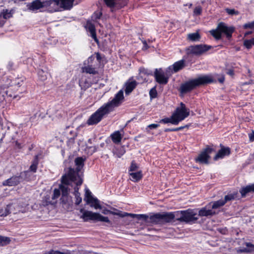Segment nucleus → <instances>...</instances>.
Returning a JSON list of instances; mask_svg holds the SVG:
<instances>
[{
	"mask_svg": "<svg viewBox=\"0 0 254 254\" xmlns=\"http://www.w3.org/2000/svg\"><path fill=\"white\" fill-rule=\"evenodd\" d=\"M45 0H35L27 5L28 9L31 11H36L41 8H45Z\"/></svg>",
	"mask_w": 254,
	"mask_h": 254,
	"instance_id": "17",
	"label": "nucleus"
},
{
	"mask_svg": "<svg viewBox=\"0 0 254 254\" xmlns=\"http://www.w3.org/2000/svg\"><path fill=\"white\" fill-rule=\"evenodd\" d=\"M10 239L9 237L0 235V246H3L9 244Z\"/></svg>",
	"mask_w": 254,
	"mask_h": 254,
	"instance_id": "35",
	"label": "nucleus"
},
{
	"mask_svg": "<svg viewBox=\"0 0 254 254\" xmlns=\"http://www.w3.org/2000/svg\"><path fill=\"white\" fill-rule=\"evenodd\" d=\"M140 72L143 73L144 74H151L152 73L148 71L147 69H146L145 68H140Z\"/></svg>",
	"mask_w": 254,
	"mask_h": 254,
	"instance_id": "52",
	"label": "nucleus"
},
{
	"mask_svg": "<svg viewBox=\"0 0 254 254\" xmlns=\"http://www.w3.org/2000/svg\"><path fill=\"white\" fill-rule=\"evenodd\" d=\"M157 95V91L155 87H153L150 89L149 91V95L151 99L156 98Z\"/></svg>",
	"mask_w": 254,
	"mask_h": 254,
	"instance_id": "43",
	"label": "nucleus"
},
{
	"mask_svg": "<svg viewBox=\"0 0 254 254\" xmlns=\"http://www.w3.org/2000/svg\"><path fill=\"white\" fill-rule=\"evenodd\" d=\"M245 28H252L254 27V21L251 23H246L244 26Z\"/></svg>",
	"mask_w": 254,
	"mask_h": 254,
	"instance_id": "50",
	"label": "nucleus"
},
{
	"mask_svg": "<svg viewBox=\"0 0 254 254\" xmlns=\"http://www.w3.org/2000/svg\"><path fill=\"white\" fill-rule=\"evenodd\" d=\"M212 81V78L208 76H200L182 84L180 86L179 91L183 94H186L190 92L197 86L211 83Z\"/></svg>",
	"mask_w": 254,
	"mask_h": 254,
	"instance_id": "3",
	"label": "nucleus"
},
{
	"mask_svg": "<svg viewBox=\"0 0 254 254\" xmlns=\"http://www.w3.org/2000/svg\"><path fill=\"white\" fill-rule=\"evenodd\" d=\"M175 119L173 117V114L172 115L170 118H166L163 119L160 121V123H163L164 124L171 123L173 125H175L173 121H174Z\"/></svg>",
	"mask_w": 254,
	"mask_h": 254,
	"instance_id": "40",
	"label": "nucleus"
},
{
	"mask_svg": "<svg viewBox=\"0 0 254 254\" xmlns=\"http://www.w3.org/2000/svg\"><path fill=\"white\" fill-rule=\"evenodd\" d=\"M202 11V8L200 6L196 7L193 11L194 14L195 15H200Z\"/></svg>",
	"mask_w": 254,
	"mask_h": 254,
	"instance_id": "47",
	"label": "nucleus"
},
{
	"mask_svg": "<svg viewBox=\"0 0 254 254\" xmlns=\"http://www.w3.org/2000/svg\"><path fill=\"white\" fill-rule=\"evenodd\" d=\"M111 137L113 141L115 143H119L121 142L122 139L121 134L119 131H115L111 135Z\"/></svg>",
	"mask_w": 254,
	"mask_h": 254,
	"instance_id": "30",
	"label": "nucleus"
},
{
	"mask_svg": "<svg viewBox=\"0 0 254 254\" xmlns=\"http://www.w3.org/2000/svg\"><path fill=\"white\" fill-rule=\"evenodd\" d=\"M226 11L230 15L238 14V12L237 11H235V10L234 9L227 8V9H226Z\"/></svg>",
	"mask_w": 254,
	"mask_h": 254,
	"instance_id": "48",
	"label": "nucleus"
},
{
	"mask_svg": "<svg viewBox=\"0 0 254 254\" xmlns=\"http://www.w3.org/2000/svg\"><path fill=\"white\" fill-rule=\"evenodd\" d=\"M228 74H229V75H233L234 74V72L233 70H230L228 72Z\"/></svg>",
	"mask_w": 254,
	"mask_h": 254,
	"instance_id": "60",
	"label": "nucleus"
},
{
	"mask_svg": "<svg viewBox=\"0 0 254 254\" xmlns=\"http://www.w3.org/2000/svg\"><path fill=\"white\" fill-rule=\"evenodd\" d=\"M252 82V80H251V81L249 82H246L244 83V84H250Z\"/></svg>",
	"mask_w": 254,
	"mask_h": 254,
	"instance_id": "64",
	"label": "nucleus"
},
{
	"mask_svg": "<svg viewBox=\"0 0 254 254\" xmlns=\"http://www.w3.org/2000/svg\"><path fill=\"white\" fill-rule=\"evenodd\" d=\"M97 147L95 146H89L88 144L86 145L85 151L88 154L92 155L93 153L97 151Z\"/></svg>",
	"mask_w": 254,
	"mask_h": 254,
	"instance_id": "37",
	"label": "nucleus"
},
{
	"mask_svg": "<svg viewBox=\"0 0 254 254\" xmlns=\"http://www.w3.org/2000/svg\"><path fill=\"white\" fill-rule=\"evenodd\" d=\"M87 204H91V207H94L95 209H101L102 207L99 204V200L96 198H92L91 199L87 200Z\"/></svg>",
	"mask_w": 254,
	"mask_h": 254,
	"instance_id": "27",
	"label": "nucleus"
},
{
	"mask_svg": "<svg viewBox=\"0 0 254 254\" xmlns=\"http://www.w3.org/2000/svg\"><path fill=\"white\" fill-rule=\"evenodd\" d=\"M215 214V212L214 211L211 209L207 210L205 207L201 209L198 212V215L200 216H212Z\"/></svg>",
	"mask_w": 254,
	"mask_h": 254,
	"instance_id": "26",
	"label": "nucleus"
},
{
	"mask_svg": "<svg viewBox=\"0 0 254 254\" xmlns=\"http://www.w3.org/2000/svg\"><path fill=\"white\" fill-rule=\"evenodd\" d=\"M237 193H230L226 195L224 197V199H223L225 203H226L227 202L231 201L232 200H234L236 198Z\"/></svg>",
	"mask_w": 254,
	"mask_h": 254,
	"instance_id": "38",
	"label": "nucleus"
},
{
	"mask_svg": "<svg viewBox=\"0 0 254 254\" xmlns=\"http://www.w3.org/2000/svg\"><path fill=\"white\" fill-rule=\"evenodd\" d=\"M38 164V156H36L34 160H33L32 164L30 166L29 170L35 173L36 172L37 169V165Z\"/></svg>",
	"mask_w": 254,
	"mask_h": 254,
	"instance_id": "33",
	"label": "nucleus"
},
{
	"mask_svg": "<svg viewBox=\"0 0 254 254\" xmlns=\"http://www.w3.org/2000/svg\"><path fill=\"white\" fill-rule=\"evenodd\" d=\"M225 204L224 200L223 199H220L217 201H215L212 202V205L211 207L212 209H217L221 206H223Z\"/></svg>",
	"mask_w": 254,
	"mask_h": 254,
	"instance_id": "32",
	"label": "nucleus"
},
{
	"mask_svg": "<svg viewBox=\"0 0 254 254\" xmlns=\"http://www.w3.org/2000/svg\"><path fill=\"white\" fill-rule=\"evenodd\" d=\"M250 41L252 44V45H254V38H252V39H250Z\"/></svg>",
	"mask_w": 254,
	"mask_h": 254,
	"instance_id": "61",
	"label": "nucleus"
},
{
	"mask_svg": "<svg viewBox=\"0 0 254 254\" xmlns=\"http://www.w3.org/2000/svg\"><path fill=\"white\" fill-rule=\"evenodd\" d=\"M83 71L87 73L95 74L97 73L95 68L91 65H87L83 68Z\"/></svg>",
	"mask_w": 254,
	"mask_h": 254,
	"instance_id": "31",
	"label": "nucleus"
},
{
	"mask_svg": "<svg viewBox=\"0 0 254 254\" xmlns=\"http://www.w3.org/2000/svg\"><path fill=\"white\" fill-rule=\"evenodd\" d=\"M189 126L186 125L185 126H182L179 127L174 128H166L164 131L165 132H168V131H177L180 130H182L185 127H188Z\"/></svg>",
	"mask_w": 254,
	"mask_h": 254,
	"instance_id": "42",
	"label": "nucleus"
},
{
	"mask_svg": "<svg viewBox=\"0 0 254 254\" xmlns=\"http://www.w3.org/2000/svg\"><path fill=\"white\" fill-rule=\"evenodd\" d=\"M88 143L90 144H92V139H89L88 140Z\"/></svg>",
	"mask_w": 254,
	"mask_h": 254,
	"instance_id": "62",
	"label": "nucleus"
},
{
	"mask_svg": "<svg viewBox=\"0 0 254 254\" xmlns=\"http://www.w3.org/2000/svg\"><path fill=\"white\" fill-rule=\"evenodd\" d=\"M173 215H174L175 219H176V220L183 222V220L181 218H183V211H177L173 213Z\"/></svg>",
	"mask_w": 254,
	"mask_h": 254,
	"instance_id": "39",
	"label": "nucleus"
},
{
	"mask_svg": "<svg viewBox=\"0 0 254 254\" xmlns=\"http://www.w3.org/2000/svg\"><path fill=\"white\" fill-rule=\"evenodd\" d=\"M85 198L84 200L86 201V203H87V200L91 199V198H94L92 195L91 192L89 190H86L85 192Z\"/></svg>",
	"mask_w": 254,
	"mask_h": 254,
	"instance_id": "44",
	"label": "nucleus"
},
{
	"mask_svg": "<svg viewBox=\"0 0 254 254\" xmlns=\"http://www.w3.org/2000/svg\"><path fill=\"white\" fill-rule=\"evenodd\" d=\"M96 58L98 61H100L101 59V57L100 54L98 53H96Z\"/></svg>",
	"mask_w": 254,
	"mask_h": 254,
	"instance_id": "58",
	"label": "nucleus"
},
{
	"mask_svg": "<svg viewBox=\"0 0 254 254\" xmlns=\"http://www.w3.org/2000/svg\"><path fill=\"white\" fill-rule=\"evenodd\" d=\"M96 14V18L99 19L102 15V13L99 12L98 13L95 14Z\"/></svg>",
	"mask_w": 254,
	"mask_h": 254,
	"instance_id": "59",
	"label": "nucleus"
},
{
	"mask_svg": "<svg viewBox=\"0 0 254 254\" xmlns=\"http://www.w3.org/2000/svg\"><path fill=\"white\" fill-rule=\"evenodd\" d=\"M213 149L211 148H206L196 158V161L200 163L207 164L208 163V159L210 158L209 154L212 153Z\"/></svg>",
	"mask_w": 254,
	"mask_h": 254,
	"instance_id": "13",
	"label": "nucleus"
},
{
	"mask_svg": "<svg viewBox=\"0 0 254 254\" xmlns=\"http://www.w3.org/2000/svg\"><path fill=\"white\" fill-rule=\"evenodd\" d=\"M159 126V124H153L149 125L148 126V127L150 129H153V128H156L158 127Z\"/></svg>",
	"mask_w": 254,
	"mask_h": 254,
	"instance_id": "53",
	"label": "nucleus"
},
{
	"mask_svg": "<svg viewBox=\"0 0 254 254\" xmlns=\"http://www.w3.org/2000/svg\"><path fill=\"white\" fill-rule=\"evenodd\" d=\"M156 82L160 84H166L169 77L161 69H156L154 74Z\"/></svg>",
	"mask_w": 254,
	"mask_h": 254,
	"instance_id": "15",
	"label": "nucleus"
},
{
	"mask_svg": "<svg viewBox=\"0 0 254 254\" xmlns=\"http://www.w3.org/2000/svg\"><path fill=\"white\" fill-rule=\"evenodd\" d=\"M102 213H103L104 214L106 215V214H109V213L111 214V212H113V211H112L109 210H108V209H106V208H104V209H103V210H102Z\"/></svg>",
	"mask_w": 254,
	"mask_h": 254,
	"instance_id": "54",
	"label": "nucleus"
},
{
	"mask_svg": "<svg viewBox=\"0 0 254 254\" xmlns=\"http://www.w3.org/2000/svg\"><path fill=\"white\" fill-rule=\"evenodd\" d=\"M114 210H115L118 212L113 211V212H111V214L115 215H118L121 217H125L126 216H129L132 218H136L138 220H143V219H146V218H147V216H146V214H136L132 213H128L127 212H122V211H119L118 210L115 208H114Z\"/></svg>",
	"mask_w": 254,
	"mask_h": 254,
	"instance_id": "16",
	"label": "nucleus"
},
{
	"mask_svg": "<svg viewBox=\"0 0 254 254\" xmlns=\"http://www.w3.org/2000/svg\"><path fill=\"white\" fill-rule=\"evenodd\" d=\"M185 66V61L184 60H181L175 63L172 66H169L166 72H168L170 70H173L174 72H177L183 69Z\"/></svg>",
	"mask_w": 254,
	"mask_h": 254,
	"instance_id": "20",
	"label": "nucleus"
},
{
	"mask_svg": "<svg viewBox=\"0 0 254 254\" xmlns=\"http://www.w3.org/2000/svg\"><path fill=\"white\" fill-rule=\"evenodd\" d=\"M24 206L25 204L23 203L22 200H15L7 205L4 210H0V216H6L10 213L16 214L20 212H23Z\"/></svg>",
	"mask_w": 254,
	"mask_h": 254,
	"instance_id": "5",
	"label": "nucleus"
},
{
	"mask_svg": "<svg viewBox=\"0 0 254 254\" xmlns=\"http://www.w3.org/2000/svg\"><path fill=\"white\" fill-rule=\"evenodd\" d=\"M234 30L233 27H228L224 23L220 22L215 29L211 30L210 32L216 40H219L221 38L222 33L225 34L228 39L230 38Z\"/></svg>",
	"mask_w": 254,
	"mask_h": 254,
	"instance_id": "6",
	"label": "nucleus"
},
{
	"mask_svg": "<svg viewBox=\"0 0 254 254\" xmlns=\"http://www.w3.org/2000/svg\"><path fill=\"white\" fill-rule=\"evenodd\" d=\"M143 47L142 48L143 50H146L148 48L147 43L145 41H143Z\"/></svg>",
	"mask_w": 254,
	"mask_h": 254,
	"instance_id": "56",
	"label": "nucleus"
},
{
	"mask_svg": "<svg viewBox=\"0 0 254 254\" xmlns=\"http://www.w3.org/2000/svg\"><path fill=\"white\" fill-rule=\"evenodd\" d=\"M60 190L59 189H55L54 190V194L52 197L53 199H56L58 198L60 195Z\"/></svg>",
	"mask_w": 254,
	"mask_h": 254,
	"instance_id": "45",
	"label": "nucleus"
},
{
	"mask_svg": "<svg viewBox=\"0 0 254 254\" xmlns=\"http://www.w3.org/2000/svg\"><path fill=\"white\" fill-rule=\"evenodd\" d=\"M249 138H250V140L251 141H254V131L252 132V133H251V134H249Z\"/></svg>",
	"mask_w": 254,
	"mask_h": 254,
	"instance_id": "55",
	"label": "nucleus"
},
{
	"mask_svg": "<svg viewBox=\"0 0 254 254\" xmlns=\"http://www.w3.org/2000/svg\"><path fill=\"white\" fill-rule=\"evenodd\" d=\"M45 9L50 12L60 10L59 0H45Z\"/></svg>",
	"mask_w": 254,
	"mask_h": 254,
	"instance_id": "14",
	"label": "nucleus"
},
{
	"mask_svg": "<svg viewBox=\"0 0 254 254\" xmlns=\"http://www.w3.org/2000/svg\"><path fill=\"white\" fill-rule=\"evenodd\" d=\"M86 29L90 33L91 36L94 39L95 42H98V40L96 37V34L95 31V26L91 22H87Z\"/></svg>",
	"mask_w": 254,
	"mask_h": 254,
	"instance_id": "24",
	"label": "nucleus"
},
{
	"mask_svg": "<svg viewBox=\"0 0 254 254\" xmlns=\"http://www.w3.org/2000/svg\"><path fill=\"white\" fill-rule=\"evenodd\" d=\"M82 183V179L79 176L76 175L73 170L69 169L67 174H65L62 178V184L60 189L62 191V195L61 198L62 203L64 205H69L70 198L68 197V192L70 190V187H73L80 186Z\"/></svg>",
	"mask_w": 254,
	"mask_h": 254,
	"instance_id": "1",
	"label": "nucleus"
},
{
	"mask_svg": "<svg viewBox=\"0 0 254 254\" xmlns=\"http://www.w3.org/2000/svg\"><path fill=\"white\" fill-rule=\"evenodd\" d=\"M83 162H84V160L82 157H78V158H76L75 160V165L76 166V170H74V169H72L71 168H69L67 172L65 174H67L69 169H71L73 170L75 172L76 175H77L79 176L81 178V179H82L81 175L80 174V171L83 166V165H84Z\"/></svg>",
	"mask_w": 254,
	"mask_h": 254,
	"instance_id": "19",
	"label": "nucleus"
},
{
	"mask_svg": "<svg viewBox=\"0 0 254 254\" xmlns=\"http://www.w3.org/2000/svg\"><path fill=\"white\" fill-rule=\"evenodd\" d=\"M246 245L248 248L244 249H239L237 250V252L238 253H248L251 252L252 250L250 249V248H254V245L251 244V243H246Z\"/></svg>",
	"mask_w": 254,
	"mask_h": 254,
	"instance_id": "29",
	"label": "nucleus"
},
{
	"mask_svg": "<svg viewBox=\"0 0 254 254\" xmlns=\"http://www.w3.org/2000/svg\"><path fill=\"white\" fill-rule=\"evenodd\" d=\"M190 115V109L186 107L183 103H181L180 106L177 108L173 113V121L175 125H178L179 122L182 121Z\"/></svg>",
	"mask_w": 254,
	"mask_h": 254,
	"instance_id": "8",
	"label": "nucleus"
},
{
	"mask_svg": "<svg viewBox=\"0 0 254 254\" xmlns=\"http://www.w3.org/2000/svg\"><path fill=\"white\" fill-rule=\"evenodd\" d=\"M76 197V201H75V204L76 205H78L80 203V202L82 201V198L79 196L77 195V194H75Z\"/></svg>",
	"mask_w": 254,
	"mask_h": 254,
	"instance_id": "51",
	"label": "nucleus"
},
{
	"mask_svg": "<svg viewBox=\"0 0 254 254\" xmlns=\"http://www.w3.org/2000/svg\"><path fill=\"white\" fill-rule=\"evenodd\" d=\"M187 39L188 40L192 42L199 41L200 39V35L197 32L190 33L188 35Z\"/></svg>",
	"mask_w": 254,
	"mask_h": 254,
	"instance_id": "28",
	"label": "nucleus"
},
{
	"mask_svg": "<svg viewBox=\"0 0 254 254\" xmlns=\"http://www.w3.org/2000/svg\"><path fill=\"white\" fill-rule=\"evenodd\" d=\"M183 218H181L183 222L186 223L194 222L198 219L196 213L191 209L183 211Z\"/></svg>",
	"mask_w": 254,
	"mask_h": 254,
	"instance_id": "12",
	"label": "nucleus"
},
{
	"mask_svg": "<svg viewBox=\"0 0 254 254\" xmlns=\"http://www.w3.org/2000/svg\"><path fill=\"white\" fill-rule=\"evenodd\" d=\"M17 80V81H16L13 85L6 91V94L8 97L16 98L19 97V94L25 91L24 86H22V84H20V82H22V80H20L19 78H18Z\"/></svg>",
	"mask_w": 254,
	"mask_h": 254,
	"instance_id": "9",
	"label": "nucleus"
},
{
	"mask_svg": "<svg viewBox=\"0 0 254 254\" xmlns=\"http://www.w3.org/2000/svg\"><path fill=\"white\" fill-rule=\"evenodd\" d=\"M137 85V82L135 80H128L125 84V93L126 94H129L135 88Z\"/></svg>",
	"mask_w": 254,
	"mask_h": 254,
	"instance_id": "22",
	"label": "nucleus"
},
{
	"mask_svg": "<svg viewBox=\"0 0 254 254\" xmlns=\"http://www.w3.org/2000/svg\"><path fill=\"white\" fill-rule=\"evenodd\" d=\"M244 45L248 49H251L252 47V44L251 43L250 40H245Z\"/></svg>",
	"mask_w": 254,
	"mask_h": 254,
	"instance_id": "46",
	"label": "nucleus"
},
{
	"mask_svg": "<svg viewBox=\"0 0 254 254\" xmlns=\"http://www.w3.org/2000/svg\"><path fill=\"white\" fill-rule=\"evenodd\" d=\"M80 212L82 213L80 218H82L84 222L93 220L95 221L104 222L108 223L111 222L108 217L103 216L100 213L93 212L91 211L84 210L83 209H81Z\"/></svg>",
	"mask_w": 254,
	"mask_h": 254,
	"instance_id": "7",
	"label": "nucleus"
},
{
	"mask_svg": "<svg viewBox=\"0 0 254 254\" xmlns=\"http://www.w3.org/2000/svg\"><path fill=\"white\" fill-rule=\"evenodd\" d=\"M225 78L223 76L218 78V81L220 83H222L224 81Z\"/></svg>",
	"mask_w": 254,
	"mask_h": 254,
	"instance_id": "57",
	"label": "nucleus"
},
{
	"mask_svg": "<svg viewBox=\"0 0 254 254\" xmlns=\"http://www.w3.org/2000/svg\"><path fill=\"white\" fill-rule=\"evenodd\" d=\"M106 5L110 8L111 11L114 12L123 7L125 4H122L118 0H104Z\"/></svg>",
	"mask_w": 254,
	"mask_h": 254,
	"instance_id": "18",
	"label": "nucleus"
},
{
	"mask_svg": "<svg viewBox=\"0 0 254 254\" xmlns=\"http://www.w3.org/2000/svg\"><path fill=\"white\" fill-rule=\"evenodd\" d=\"M212 47L207 45L200 44L190 46L187 49L189 54L199 56L209 50Z\"/></svg>",
	"mask_w": 254,
	"mask_h": 254,
	"instance_id": "10",
	"label": "nucleus"
},
{
	"mask_svg": "<svg viewBox=\"0 0 254 254\" xmlns=\"http://www.w3.org/2000/svg\"><path fill=\"white\" fill-rule=\"evenodd\" d=\"M124 98L123 91L121 90L111 101L101 106L90 116L87 121V124L93 125L98 123L104 115L113 111L115 107H118L124 100Z\"/></svg>",
	"mask_w": 254,
	"mask_h": 254,
	"instance_id": "2",
	"label": "nucleus"
},
{
	"mask_svg": "<svg viewBox=\"0 0 254 254\" xmlns=\"http://www.w3.org/2000/svg\"><path fill=\"white\" fill-rule=\"evenodd\" d=\"M28 172L26 171L23 173H21L19 176H13L3 181L2 184L3 186H16L23 181V178L22 176L23 174H26Z\"/></svg>",
	"mask_w": 254,
	"mask_h": 254,
	"instance_id": "11",
	"label": "nucleus"
},
{
	"mask_svg": "<svg viewBox=\"0 0 254 254\" xmlns=\"http://www.w3.org/2000/svg\"><path fill=\"white\" fill-rule=\"evenodd\" d=\"M240 192L242 197L245 196L249 192H254V184L242 188Z\"/></svg>",
	"mask_w": 254,
	"mask_h": 254,
	"instance_id": "25",
	"label": "nucleus"
},
{
	"mask_svg": "<svg viewBox=\"0 0 254 254\" xmlns=\"http://www.w3.org/2000/svg\"><path fill=\"white\" fill-rule=\"evenodd\" d=\"M252 33V31L248 32L246 33V34H245V36H246V35H249V34H251Z\"/></svg>",
	"mask_w": 254,
	"mask_h": 254,
	"instance_id": "63",
	"label": "nucleus"
},
{
	"mask_svg": "<svg viewBox=\"0 0 254 254\" xmlns=\"http://www.w3.org/2000/svg\"><path fill=\"white\" fill-rule=\"evenodd\" d=\"M130 176L131 177L132 180L133 181H138L142 178V174L140 171L130 173Z\"/></svg>",
	"mask_w": 254,
	"mask_h": 254,
	"instance_id": "34",
	"label": "nucleus"
},
{
	"mask_svg": "<svg viewBox=\"0 0 254 254\" xmlns=\"http://www.w3.org/2000/svg\"><path fill=\"white\" fill-rule=\"evenodd\" d=\"M147 218L143 219L147 224H161L172 222L175 216L173 212L157 213L148 216L146 215Z\"/></svg>",
	"mask_w": 254,
	"mask_h": 254,
	"instance_id": "4",
	"label": "nucleus"
},
{
	"mask_svg": "<svg viewBox=\"0 0 254 254\" xmlns=\"http://www.w3.org/2000/svg\"><path fill=\"white\" fill-rule=\"evenodd\" d=\"M138 167L137 165L134 163L133 162H132L131 166L130 167V171H135L137 169Z\"/></svg>",
	"mask_w": 254,
	"mask_h": 254,
	"instance_id": "49",
	"label": "nucleus"
},
{
	"mask_svg": "<svg viewBox=\"0 0 254 254\" xmlns=\"http://www.w3.org/2000/svg\"><path fill=\"white\" fill-rule=\"evenodd\" d=\"M47 72L43 69H39L38 71V74L39 79L42 81H44L47 79Z\"/></svg>",
	"mask_w": 254,
	"mask_h": 254,
	"instance_id": "36",
	"label": "nucleus"
},
{
	"mask_svg": "<svg viewBox=\"0 0 254 254\" xmlns=\"http://www.w3.org/2000/svg\"><path fill=\"white\" fill-rule=\"evenodd\" d=\"M74 0H59L61 8L70 9L73 5Z\"/></svg>",
	"mask_w": 254,
	"mask_h": 254,
	"instance_id": "23",
	"label": "nucleus"
},
{
	"mask_svg": "<svg viewBox=\"0 0 254 254\" xmlns=\"http://www.w3.org/2000/svg\"><path fill=\"white\" fill-rule=\"evenodd\" d=\"M230 154V149L229 147H222L214 157V159L216 160L219 158H222L225 156H228Z\"/></svg>",
	"mask_w": 254,
	"mask_h": 254,
	"instance_id": "21",
	"label": "nucleus"
},
{
	"mask_svg": "<svg viewBox=\"0 0 254 254\" xmlns=\"http://www.w3.org/2000/svg\"><path fill=\"white\" fill-rule=\"evenodd\" d=\"M12 13L11 11H9L7 9L3 10V11L1 12V15L4 19H7L12 16Z\"/></svg>",
	"mask_w": 254,
	"mask_h": 254,
	"instance_id": "41",
	"label": "nucleus"
}]
</instances>
